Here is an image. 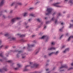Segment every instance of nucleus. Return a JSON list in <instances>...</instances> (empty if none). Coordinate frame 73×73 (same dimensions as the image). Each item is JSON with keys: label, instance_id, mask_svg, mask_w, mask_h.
<instances>
[{"label": "nucleus", "instance_id": "f257e3e1", "mask_svg": "<svg viewBox=\"0 0 73 73\" xmlns=\"http://www.w3.org/2000/svg\"><path fill=\"white\" fill-rule=\"evenodd\" d=\"M47 10L45 12V13L46 15H48L50 13H51V12H52V9H50L49 8L47 7Z\"/></svg>", "mask_w": 73, "mask_h": 73}, {"label": "nucleus", "instance_id": "f03ea898", "mask_svg": "<svg viewBox=\"0 0 73 73\" xmlns=\"http://www.w3.org/2000/svg\"><path fill=\"white\" fill-rule=\"evenodd\" d=\"M19 19H20V18L18 17H17L14 19H12L11 20V21L12 23H14L15 21H16V20H19Z\"/></svg>", "mask_w": 73, "mask_h": 73}, {"label": "nucleus", "instance_id": "7ed1b4c3", "mask_svg": "<svg viewBox=\"0 0 73 73\" xmlns=\"http://www.w3.org/2000/svg\"><path fill=\"white\" fill-rule=\"evenodd\" d=\"M60 3H56L53 4V5H54V6L57 7H61L60 6L58 5Z\"/></svg>", "mask_w": 73, "mask_h": 73}, {"label": "nucleus", "instance_id": "20e7f679", "mask_svg": "<svg viewBox=\"0 0 73 73\" xmlns=\"http://www.w3.org/2000/svg\"><path fill=\"white\" fill-rule=\"evenodd\" d=\"M28 66H29L27 65L23 69L24 71H27V70H28V69H27V67H28Z\"/></svg>", "mask_w": 73, "mask_h": 73}, {"label": "nucleus", "instance_id": "39448f33", "mask_svg": "<svg viewBox=\"0 0 73 73\" xmlns=\"http://www.w3.org/2000/svg\"><path fill=\"white\" fill-rule=\"evenodd\" d=\"M37 66H38V65H37L36 64H34L33 66H32L31 67V68H37Z\"/></svg>", "mask_w": 73, "mask_h": 73}, {"label": "nucleus", "instance_id": "423d86ee", "mask_svg": "<svg viewBox=\"0 0 73 73\" xmlns=\"http://www.w3.org/2000/svg\"><path fill=\"white\" fill-rule=\"evenodd\" d=\"M17 66L18 67V68H15V70H17L18 69H19V68H20V66H21V65L20 64H17Z\"/></svg>", "mask_w": 73, "mask_h": 73}, {"label": "nucleus", "instance_id": "0eeeda50", "mask_svg": "<svg viewBox=\"0 0 73 73\" xmlns=\"http://www.w3.org/2000/svg\"><path fill=\"white\" fill-rule=\"evenodd\" d=\"M4 4V0H3L1 1L0 2V7L2 6Z\"/></svg>", "mask_w": 73, "mask_h": 73}, {"label": "nucleus", "instance_id": "6e6552de", "mask_svg": "<svg viewBox=\"0 0 73 73\" xmlns=\"http://www.w3.org/2000/svg\"><path fill=\"white\" fill-rule=\"evenodd\" d=\"M56 49V48L54 47H52L51 48H49L48 49V50H53Z\"/></svg>", "mask_w": 73, "mask_h": 73}, {"label": "nucleus", "instance_id": "1a4fd4ad", "mask_svg": "<svg viewBox=\"0 0 73 73\" xmlns=\"http://www.w3.org/2000/svg\"><path fill=\"white\" fill-rule=\"evenodd\" d=\"M69 48H66V49L64 51V53H65L66 52H67V51H69Z\"/></svg>", "mask_w": 73, "mask_h": 73}, {"label": "nucleus", "instance_id": "9d476101", "mask_svg": "<svg viewBox=\"0 0 73 73\" xmlns=\"http://www.w3.org/2000/svg\"><path fill=\"white\" fill-rule=\"evenodd\" d=\"M28 15V13H23V16L24 17L27 16Z\"/></svg>", "mask_w": 73, "mask_h": 73}, {"label": "nucleus", "instance_id": "9b49d317", "mask_svg": "<svg viewBox=\"0 0 73 73\" xmlns=\"http://www.w3.org/2000/svg\"><path fill=\"white\" fill-rule=\"evenodd\" d=\"M58 53H59V51H57L56 52H54V54H55V55H57Z\"/></svg>", "mask_w": 73, "mask_h": 73}, {"label": "nucleus", "instance_id": "f8f14e48", "mask_svg": "<svg viewBox=\"0 0 73 73\" xmlns=\"http://www.w3.org/2000/svg\"><path fill=\"white\" fill-rule=\"evenodd\" d=\"M8 38H10L11 40H15V38H11V37H9Z\"/></svg>", "mask_w": 73, "mask_h": 73}, {"label": "nucleus", "instance_id": "ddd939ff", "mask_svg": "<svg viewBox=\"0 0 73 73\" xmlns=\"http://www.w3.org/2000/svg\"><path fill=\"white\" fill-rule=\"evenodd\" d=\"M46 37V36H43L41 38L42 39H44V38H45Z\"/></svg>", "mask_w": 73, "mask_h": 73}, {"label": "nucleus", "instance_id": "4468645a", "mask_svg": "<svg viewBox=\"0 0 73 73\" xmlns=\"http://www.w3.org/2000/svg\"><path fill=\"white\" fill-rule=\"evenodd\" d=\"M73 38V36H70L68 39V41H69V40L71 39V38Z\"/></svg>", "mask_w": 73, "mask_h": 73}, {"label": "nucleus", "instance_id": "2eb2a0df", "mask_svg": "<svg viewBox=\"0 0 73 73\" xmlns=\"http://www.w3.org/2000/svg\"><path fill=\"white\" fill-rule=\"evenodd\" d=\"M29 47H33V46H34L35 45L34 44H33L29 46V45H28Z\"/></svg>", "mask_w": 73, "mask_h": 73}, {"label": "nucleus", "instance_id": "dca6fc26", "mask_svg": "<svg viewBox=\"0 0 73 73\" xmlns=\"http://www.w3.org/2000/svg\"><path fill=\"white\" fill-rule=\"evenodd\" d=\"M67 68L68 67H67L66 66H62L61 67H60V69H62V68Z\"/></svg>", "mask_w": 73, "mask_h": 73}, {"label": "nucleus", "instance_id": "f3484780", "mask_svg": "<svg viewBox=\"0 0 73 73\" xmlns=\"http://www.w3.org/2000/svg\"><path fill=\"white\" fill-rule=\"evenodd\" d=\"M54 20H55V18L54 17H53L51 19V21H54Z\"/></svg>", "mask_w": 73, "mask_h": 73}, {"label": "nucleus", "instance_id": "a211bd4d", "mask_svg": "<svg viewBox=\"0 0 73 73\" xmlns=\"http://www.w3.org/2000/svg\"><path fill=\"white\" fill-rule=\"evenodd\" d=\"M54 54V52H52L50 54H49L48 55L49 56H52V54Z\"/></svg>", "mask_w": 73, "mask_h": 73}, {"label": "nucleus", "instance_id": "6ab92c4d", "mask_svg": "<svg viewBox=\"0 0 73 73\" xmlns=\"http://www.w3.org/2000/svg\"><path fill=\"white\" fill-rule=\"evenodd\" d=\"M51 44L52 45H53L55 44V43L54 42H52Z\"/></svg>", "mask_w": 73, "mask_h": 73}, {"label": "nucleus", "instance_id": "aec40b11", "mask_svg": "<svg viewBox=\"0 0 73 73\" xmlns=\"http://www.w3.org/2000/svg\"><path fill=\"white\" fill-rule=\"evenodd\" d=\"M18 5H22V3H18Z\"/></svg>", "mask_w": 73, "mask_h": 73}, {"label": "nucleus", "instance_id": "412c9836", "mask_svg": "<svg viewBox=\"0 0 73 73\" xmlns=\"http://www.w3.org/2000/svg\"><path fill=\"white\" fill-rule=\"evenodd\" d=\"M70 3H72V0H70L69 1Z\"/></svg>", "mask_w": 73, "mask_h": 73}, {"label": "nucleus", "instance_id": "4be33fe9", "mask_svg": "<svg viewBox=\"0 0 73 73\" xmlns=\"http://www.w3.org/2000/svg\"><path fill=\"white\" fill-rule=\"evenodd\" d=\"M55 24H57V23H58V21H57V20H55Z\"/></svg>", "mask_w": 73, "mask_h": 73}, {"label": "nucleus", "instance_id": "5701e85b", "mask_svg": "<svg viewBox=\"0 0 73 73\" xmlns=\"http://www.w3.org/2000/svg\"><path fill=\"white\" fill-rule=\"evenodd\" d=\"M70 26L69 27V28H71V27H73V25H72L71 24H70Z\"/></svg>", "mask_w": 73, "mask_h": 73}, {"label": "nucleus", "instance_id": "b1692460", "mask_svg": "<svg viewBox=\"0 0 73 73\" xmlns=\"http://www.w3.org/2000/svg\"><path fill=\"white\" fill-rule=\"evenodd\" d=\"M59 31L60 32H62V29H59Z\"/></svg>", "mask_w": 73, "mask_h": 73}, {"label": "nucleus", "instance_id": "393cba45", "mask_svg": "<svg viewBox=\"0 0 73 73\" xmlns=\"http://www.w3.org/2000/svg\"><path fill=\"white\" fill-rule=\"evenodd\" d=\"M5 36H8V34H6L5 35Z\"/></svg>", "mask_w": 73, "mask_h": 73}, {"label": "nucleus", "instance_id": "a878e982", "mask_svg": "<svg viewBox=\"0 0 73 73\" xmlns=\"http://www.w3.org/2000/svg\"><path fill=\"white\" fill-rule=\"evenodd\" d=\"M68 1V0H65L64 2L65 3H66Z\"/></svg>", "mask_w": 73, "mask_h": 73}, {"label": "nucleus", "instance_id": "bb28decb", "mask_svg": "<svg viewBox=\"0 0 73 73\" xmlns=\"http://www.w3.org/2000/svg\"><path fill=\"white\" fill-rule=\"evenodd\" d=\"M3 45H2L0 46V49H1V48L3 47Z\"/></svg>", "mask_w": 73, "mask_h": 73}, {"label": "nucleus", "instance_id": "cd10ccee", "mask_svg": "<svg viewBox=\"0 0 73 73\" xmlns=\"http://www.w3.org/2000/svg\"><path fill=\"white\" fill-rule=\"evenodd\" d=\"M30 16H34V15L33 14H31L30 15Z\"/></svg>", "mask_w": 73, "mask_h": 73}, {"label": "nucleus", "instance_id": "c85d7f7f", "mask_svg": "<svg viewBox=\"0 0 73 73\" xmlns=\"http://www.w3.org/2000/svg\"><path fill=\"white\" fill-rule=\"evenodd\" d=\"M73 69V68H70L68 70H72V69Z\"/></svg>", "mask_w": 73, "mask_h": 73}, {"label": "nucleus", "instance_id": "c756f323", "mask_svg": "<svg viewBox=\"0 0 73 73\" xmlns=\"http://www.w3.org/2000/svg\"><path fill=\"white\" fill-rule=\"evenodd\" d=\"M0 56H1V57H2V56H3V55L2 54H0Z\"/></svg>", "mask_w": 73, "mask_h": 73}, {"label": "nucleus", "instance_id": "7c9ffc66", "mask_svg": "<svg viewBox=\"0 0 73 73\" xmlns=\"http://www.w3.org/2000/svg\"><path fill=\"white\" fill-rule=\"evenodd\" d=\"M61 24L62 25H64V24L62 22V23H61Z\"/></svg>", "mask_w": 73, "mask_h": 73}, {"label": "nucleus", "instance_id": "2f4dec72", "mask_svg": "<svg viewBox=\"0 0 73 73\" xmlns=\"http://www.w3.org/2000/svg\"><path fill=\"white\" fill-rule=\"evenodd\" d=\"M30 64L31 65H32V64H33V63L31 62H30Z\"/></svg>", "mask_w": 73, "mask_h": 73}, {"label": "nucleus", "instance_id": "473e14b6", "mask_svg": "<svg viewBox=\"0 0 73 73\" xmlns=\"http://www.w3.org/2000/svg\"><path fill=\"white\" fill-rule=\"evenodd\" d=\"M37 20L39 22H40V19H37Z\"/></svg>", "mask_w": 73, "mask_h": 73}, {"label": "nucleus", "instance_id": "72a5a7b5", "mask_svg": "<svg viewBox=\"0 0 73 73\" xmlns=\"http://www.w3.org/2000/svg\"><path fill=\"white\" fill-rule=\"evenodd\" d=\"M18 52H19V53H20L21 52V51H19Z\"/></svg>", "mask_w": 73, "mask_h": 73}, {"label": "nucleus", "instance_id": "f704fd0d", "mask_svg": "<svg viewBox=\"0 0 73 73\" xmlns=\"http://www.w3.org/2000/svg\"><path fill=\"white\" fill-rule=\"evenodd\" d=\"M38 53V51L36 52V54H37V53Z\"/></svg>", "mask_w": 73, "mask_h": 73}, {"label": "nucleus", "instance_id": "c9c22d12", "mask_svg": "<svg viewBox=\"0 0 73 73\" xmlns=\"http://www.w3.org/2000/svg\"><path fill=\"white\" fill-rule=\"evenodd\" d=\"M63 36V35H62L60 37V38H61Z\"/></svg>", "mask_w": 73, "mask_h": 73}, {"label": "nucleus", "instance_id": "e433bc0d", "mask_svg": "<svg viewBox=\"0 0 73 73\" xmlns=\"http://www.w3.org/2000/svg\"><path fill=\"white\" fill-rule=\"evenodd\" d=\"M71 65L72 66H73V62L71 63Z\"/></svg>", "mask_w": 73, "mask_h": 73}, {"label": "nucleus", "instance_id": "4c0bfd02", "mask_svg": "<svg viewBox=\"0 0 73 73\" xmlns=\"http://www.w3.org/2000/svg\"><path fill=\"white\" fill-rule=\"evenodd\" d=\"M33 9V8H30V9Z\"/></svg>", "mask_w": 73, "mask_h": 73}, {"label": "nucleus", "instance_id": "58836bf2", "mask_svg": "<svg viewBox=\"0 0 73 73\" xmlns=\"http://www.w3.org/2000/svg\"><path fill=\"white\" fill-rule=\"evenodd\" d=\"M7 48H8V47L7 46H6L5 47V49H7Z\"/></svg>", "mask_w": 73, "mask_h": 73}, {"label": "nucleus", "instance_id": "ea45409f", "mask_svg": "<svg viewBox=\"0 0 73 73\" xmlns=\"http://www.w3.org/2000/svg\"><path fill=\"white\" fill-rule=\"evenodd\" d=\"M21 36L22 37H24V35H21Z\"/></svg>", "mask_w": 73, "mask_h": 73}, {"label": "nucleus", "instance_id": "a19ab883", "mask_svg": "<svg viewBox=\"0 0 73 73\" xmlns=\"http://www.w3.org/2000/svg\"><path fill=\"white\" fill-rule=\"evenodd\" d=\"M12 12H13V11L11 10V11L10 12H11V13H12Z\"/></svg>", "mask_w": 73, "mask_h": 73}, {"label": "nucleus", "instance_id": "79ce46f5", "mask_svg": "<svg viewBox=\"0 0 73 73\" xmlns=\"http://www.w3.org/2000/svg\"><path fill=\"white\" fill-rule=\"evenodd\" d=\"M48 70H49V69H46V71H48Z\"/></svg>", "mask_w": 73, "mask_h": 73}, {"label": "nucleus", "instance_id": "37998d69", "mask_svg": "<svg viewBox=\"0 0 73 73\" xmlns=\"http://www.w3.org/2000/svg\"><path fill=\"white\" fill-rule=\"evenodd\" d=\"M31 19H29V21H31Z\"/></svg>", "mask_w": 73, "mask_h": 73}, {"label": "nucleus", "instance_id": "c03bdc74", "mask_svg": "<svg viewBox=\"0 0 73 73\" xmlns=\"http://www.w3.org/2000/svg\"><path fill=\"white\" fill-rule=\"evenodd\" d=\"M46 28V26H45L44 27V28Z\"/></svg>", "mask_w": 73, "mask_h": 73}, {"label": "nucleus", "instance_id": "a18cd8bd", "mask_svg": "<svg viewBox=\"0 0 73 73\" xmlns=\"http://www.w3.org/2000/svg\"><path fill=\"white\" fill-rule=\"evenodd\" d=\"M0 61H2V59H0Z\"/></svg>", "mask_w": 73, "mask_h": 73}, {"label": "nucleus", "instance_id": "49530a36", "mask_svg": "<svg viewBox=\"0 0 73 73\" xmlns=\"http://www.w3.org/2000/svg\"><path fill=\"white\" fill-rule=\"evenodd\" d=\"M68 35V33H67L66 34V36H67V35Z\"/></svg>", "mask_w": 73, "mask_h": 73}, {"label": "nucleus", "instance_id": "de8ad7c7", "mask_svg": "<svg viewBox=\"0 0 73 73\" xmlns=\"http://www.w3.org/2000/svg\"><path fill=\"white\" fill-rule=\"evenodd\" d=\"M11 60H9L8 61V62H11Z\"/></svg>", "mask_w": 73, "mask_h": 73}, {"label": "nucleus", "instance_id": "09e8293b", "mask_svg": "<svg viewBox=\"0 0 73 73\" xmlns=\"http://www.w3.org/2000/svg\"><path fill=\"white\" fill-rule=\"evenodd\" d=\"M55 14H56V13H54L53 15H55Z\"/></svg>", "mask_w": 73, "mask_h": 73}, {"label": "nucleus", "instance_id": "8fccbe9b", "mask_svg": "<svg viewBox=\"0 0 73 73\" xmlns=\"http://www.w3.org/2000/svg\"><path fill=\"white\" fill-rule=\"evenodd\" d=\"M48 22H47L46 23V24H48Z\"/></svg>", "mask_w": 73, "mask_h": 73}, {"label": "nucleus", "instance_id": "3c124183", "mask_svg": "<svg viewBox=\"0 0 73 73\" xmlns=\"http://www.w3.org/2000/svg\"><path fill=\"white\" fill-rule=\"evenodd\" d=\"M0 72H1V70H0Z\"/></svg>", "mask_w": 73, "mask_h": 73}, {"label": "nucleus", "instance_id": "603ef678", "mask_svg": "<svg viewBox=\"0 0 73 73\" xmlns=\"http://www.w3.org/2000/svg\"><path fill=\"white\" fill-rule=\"evenodd\" d=\"M58 15H59V16H60V13Z\"/></svg>", "mask_w": 73, "mask_h": 73}, {"label": "nucleus", "instance_id": "864d4df0", "mask_svg": "<svg viewBox=\"0 0 73 73\" xmlns=\"http://www.w3.org/2000/svg\"><path fill=\"white\" fill-rule=\"evenodd\" d=\"M24 57H23V56L22 57V58H24Z\"/></svg>", "mask_w": 73, "mask_h": 73}, {"label": "nucleus", "instance_id": "5fc2aeb1", "mask_svg": "<svg viewBox=\"0 0 73 73\" xmlns=\"http://www.w3.org/2000/svg\"><path fill=\"white\" fill-rule=\"evenodd\" d=\"M17 35H18V36L20 35H19V34H17Z\"/></svg>", "mask_w": 73, "mask_h": 73}, {"label": "nucleus", "instance_id": "6e6d98bb", "mask_svg": "<svg viewBox=\"0 0 73 73\" xmlns=\"http://www.w3.org/2000/svg\"><path fill=\"white\" fill-rule=\"evenodd\" d=\"M44 57H46V55L44 56Z\"/></svg>", "mask_w": 73, "mask_h": 73}, {"label": "nucleus", "instance_id": "4d7b16f0", "mask_svg": "<svg viewBox=\"0 0 73 73\" xmlns=\"http://www.w3.org/2000/svg\"><path fill=\"white\" fill-rule=\"evenodd\" d=\"M25 48V47H24L23 48L24 49V48Z\"/></svg>", "mask_w": 73, "mask_h": 73}, {"label": "nucleus", "instance_id": "13d9d810", "mask_svg": "<svg viewBox=\"0 0 73 73\" xmlns=\"http://www.w3.org/2000/svg\"><path fill=\"white\" fill-rule=\"evenodd\" d=\"M45 19H46V18H45Z\"/></svg>", "mask_w": 73, "mask_h": 73}, {"label": "nucleus", "instance_id": "bf43d9fd", "mask_svg": "<svg viewBox=\"0 0 73 73\" xmlns=\"http://www.w3.org/2000/svg\"><path fill=\"white\" fill-rule=\"evenodd\" d=\"M38 3V2H37L36 3Z\"/></svg>", "mask_w": 73, "mask_h": 73}, {"label": "nucleus", "instance_id": "052dcab7", "mask_svg": "<svg viewBox=\"0 0 73 73\" xmlns=\"http://www.w3.org/2000/svg\"><path fill=\"white\" fill-rule=\"evenodd\" d=\"M6 70H7V69H6Z\"/></svg>", "mask_w": 73, "mask_h": 73}, {"label": "nucleus", "instance_id": "680f3d73", "mask_svg": "<svg viewBox=\"0 0 73 73\" xmlns=\"http://www.w3.org/2000/svg\"><path fill=\"white\" fill-rule=\"evenodd\" d=\"M62 28H63V27H62Z\"/></svg>", "mask_w": 73, "mask_h": 73}, {"label": "nucleus", "instance_id": "e2e57ef3", "mask_svg": "<svg viewBox=\"0 0 73 73\" xmlns=\"http://www.w3.org/2000/svg\"><path fill=\"white\" fill-rule=\"evenodd\" d=\"M1 42V41H0V42Z\"/></svg>", "mask_w": 73, "mask_h": 73}]
</instances>
